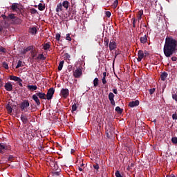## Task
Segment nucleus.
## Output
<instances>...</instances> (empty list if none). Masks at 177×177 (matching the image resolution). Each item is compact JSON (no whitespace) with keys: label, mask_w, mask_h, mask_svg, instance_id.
Here are the masks:
<instances>
[{"label":"nucleus","mask_w":177,"mask_h":177,"mask_svg":"<svg viewBox=\"0 0 177 177\" xmlns=\"http://www.w3.org/2000/svg\"><path fill=\"white\" fill-rule=\"evenodd\" d=\"M177 41L172 36H167L163 52L166 57H171L176 52Z\"/></svg>","instance_id":"nucleus-1"},{"label":"nucleus","mask_w":177,"mask_h":177,"mask_svg":"<svg viewBox=\"0 0 177 177\" xmlns=\"http://www.w3.org/2000/svg\"><path fill=\"white\" fill-rule=\"evenodd\" d=\"M9 17L14 24H21V19L15 16V14H9Z\"/></svg>","instance_id":"nucleus-2"},{"label":"nucleus","mask_w":177,"mask_h":177,"mask_svg":"<svg viewBox=\"0 0 177 177\" xmlns=\"http://www.w3.org/2000/svg\"><path fill=\"white\" fill-rule=\"evenodd\" d=\"M28 107H30V102H28L27 100H24L19 104V108L21 109V111H26V109Z\"/></svg>","instance_id":"nucleus-3"},{"label":"nucleus","mask_w":177,"mask_h":177,"mask_svg":"<svg viewBox=\"0 0 177 177\" xmlns=\"http://www.w3.org/2000/svg\"><path fill=\"white\" fill-rule=\"evenodd\" d=\"M53 95H55V88L51 87L48 90L47 94L46 95L47 100H51L53 97Z\"/></svg>","instance_id":"nucleus-4"},{"label":"nucleus","mask_w":177,"mask_h":177,"mask_svg":"<svg viewBox=\"0 0 177 177\" xmlns=\"http://www.w3.org/2000/svg\"><path fill=\"white\" fill-rule=\"evenodd\" d=\"M108 46L111 52L112 50H114L115 49H117V43L115 42V40L111 39L109 41V45Z\"/></svg>","instance_id":"nucleus-5"},{"label":"nucleus","mask_w":177,"mask_h":177,"mask_svg":"<svg viewBox=\"0 0 177 177\" xmlns=\"http://www.w3.org/2000/svg\"><path fill=\"white\" fill-rule=\"evenodd\" d=\"M10 9L12 10V12H17V13H19L20 8H19V3H13L10 6Z\"/></svg>","instance_id":"nucleus-6"},{"label":"nucleus","mask_w":177,"mask_h":177,"mask_svg":"<svg viewBox=\"0 0 177 177\" xmlns=\"http://www.w3.org/2000/svg\"><path fill=\"white\" fill-rule=\"evenodd\" d=\"M82 75V70L81 68H77L74 72H73V76L75 78H80Z\"/></svg>","instance_id":"nucleus-7"},{"label":"nucleus","mask_w":177,"mask_h":177,"mask_svg":"<svg viewBox=\"0 0 177 177\" xmlns=\"http://www.w3.org/2000/svg\"><path fill=\"white\" fill-rule=\"evenodd\" d=\"M115 97V95H114V93H109L108 97L111 102V104H112L113 106H115V101L114 100V97Z\"/></svg>","instance_id":"nucleus-8"},{"label":"nucleus","mask_w":177,"mask_h":177,"mask_svg":"<svg viewBox=\"0 0 177 177\" xmlns=\"http://www.w3.org/2000/svg\"><path fill=\"white\" fill-rule=\"evenodd\" d=\"M115 97V95H114V93H109L108 97L111 102V104H112L113 106H115V101L114 100V97Z\"/></svg>","instance_id":"nucleus-9"},{"label":"nucleus","mask_w":177,"mask_h":177,"mask_svg":"<svg viewBox=\"0 0 177 177\" xmlns=\"http://www.w3.org/2000/svg\"><path fill=\"white\" fill-rule=\"evenodd\" d=\"M61 95L66 99V97L70 95V91L68 90V88H62L61 90Z\"/></svg>","instance_id":"nucleus-10"},{"label":"nucleus","mask_w":177,"mask_h":177,"mask_svg":"<svg viewBox=\"0 0 177 177\" xmlns=\"http://www.w3.org/2000/svg\"><path fill=\"white\" fill-rule=\"evenodd\" d=\"M4 88H5L6 91L10 92L13 90V85L10 82H7L5 84Z\"/></svg>","instance_id":"nucleus-11"},{"label":"nucleus","mask_w":177,"mask_h":177,"mask_svg":"<svg viewBox=\"0 0 177 177\" xmlns=\"http://www.w3.org/2000/svg\"><path fill=\"white\" fill-rule=\"evenodd\" d=\"M35 95L39 99L46 100V94L44 93L37 92L35 93Z\"/></svg>","instance_id":"nucleus-12"},{"label":"nucleus","mask_w":177,"mask_h":177,"mask_svg":"<svg viewBox=\"0 0 177 177\" xmlns=\"http://www.w3.org/2000/svg\"><path fill=\"white\" fill-rule=\"evenodd\" d=\"M138 59L137 61L138 62H142V59H143V57H145V53H143V50H140L138 53Z\"/></svg>","instance_id":"nucleus-13"},{"label":"nucleus","mask_w":177,"mask_h":177,"mask_svg":"<svg viewBox=\"0 0 177 177\" xmlns=\"http://www.w3.org/2000/svg\"><path fill=\"white\" fill-rule=\"evenodd\" d=\"M32 99L35 102L37 106H41V101L39 100V98L37 96L36 94L32 96Z\"/></svg>","instance_id":"nucleus-14"},{"label":"nucleus","mask_w":177,"mask_h":177,"mask_svg":"<svg viewBox=\"0 0 177 177\" xmlns=\"http://www.w3.org/2000/svg\"><path fill=\"white\" fill-rule=\"evenodd\" d=\"M55 12H57V13H59V12H63V6L62 3H59L57 5Z\"/></svg>","instance_id":"nucleus-15"},{"label":"nucleus","mask_w":177,"mask_h":177,"mask_svg":"<svg viewBox=\"0 0 177 177\" xmlns=\"http://www.w3.org/2000/svg\"><path fill=\"white\" fill-rule=\"evenodd\" d=\"M139 104V100L132 101L129 103V107H136Z\"/></svg>","instance_id":"nucleus-16"},{"label":"nucleus","mask_w":177,"mask_h":177,"mask_svg":"<svg viewBox=\"0 0 177 177\" xmlns=\"http://www.w3.org/2000/svg\"><path fill=\"white\" fill-rule=\"evenodd\" d=\"M3 150H8V147L4 143H0V153H3Z\"/></svg>","instance_id":"nucleus-17"},{"label":"nucleus","mask_w":177,"mask_h":177,"mask_svg":"<svg viewBox=\"0 0 177 177\" xmlns=\"http://www.w3.org/2000/svg\"><path fill=\"white\" fill-rule=\"evenodd\" d=\"M21 121H22L23 124H28V119L24 114L21 115Z\"/></svg>","instance_id":"nucleus-18"},{"label":"nucleus","mask_w":177,"mask_h":177,"mask_svg":"<svg viewBox=\"0 0 177 177\" xmlns=\"http://www.w3.org/2000/svg\"><path fill=\"white\" fill-rule=\"evenodd\" d=\"M167 77H168V73L167 72H162L160 74V80H161V81H165V80H167Z\"/></svg>","instance_id":"nucleus-19"},{"label":"nucleus","mask_w":177,"mask_h":177,"mask_svg":"<svg viewBox=\"0 0 177 177\" xmlns=\"http://www.w3.org/2000/svg\"><path fill=\"white\" fill-rule=\"evenodd\" d=\"M62 6L63 8H66V10H67V9H68V7L70 6V2H68V1L66 0L64 1L62 3Z\"/></svg>","instance_id":"nucleus-20"},{"label":"nucleus","mask_w":177,"mask_h":177,"mask_svg":"<svg viewBox=\"0 0 177 177\" xmlns=\"http://www.w3.org/2000/svg\"><path fill=\"white\" fill-rule=\"evenodd\" d=\"M28 89H29V91H37V89H38V87L37 86V85H28Z\"/></svg>","instance_id":"nucleus-21"},{"label":"nucleus","mask_w":177,"mask_h":177,"mask_svg":"<svg viewBox=\"0 0 177 177\" xmlns=\"http://www.w3.org/2000/svg\"><path fill=\"white\" fill-rule=\"evenodd\" d=\"M43 49L44 50H48V49H50V43L47 42L43 45Z\"/></svg>","instance_id":"nucleus-22"},{"label":"nucleus","mask_w":177,"mask_h":177,"mask_svg":"<svg viewBox=\"0 0 177 177\" xmlns=\"http://www.w3.org/2000/svg\"><path fill=\"white\" fill-rule=\"evenodd\" d=\"M6 109L9 114H12L13 111V108L11 107L10 104H8L6 106Z\"/></svg>","instance_id":"nucleus-23"},{"label":"nucleus","mask_w":177,"mask_h":177,"mask_svg":"<svg viewBox=\"0 0 177 177\" xmlns=\"http://www.w3.org/2000/svg\"><path fill=\"white\" fill-rule=\"evenodd\" d=\"M140 41L141 44H146L147 42V35H145L144 37H141Z\"/></svg>","instance_id":"nucleus-24"},{"label":"nucleus","mask_w":177,"mask_h":177,"mask_svg":"<svg viewBox=\"0 0 177 177\" xmlns=\"http://www.w3.org/2000/svg\"><path fill=\"white\" fill-rule=\"evenodd\" d=\"M38 9H39V10H40L41 12L45 10V3H44V4L41 3H39V5H38Z\"/></svg>","instance_id":"nucleus-25"},{"label":"nucleus","mask_w":177,"mask_h":177,"mask_svg":"<svg viewBox=\"0 0 177 177\" xmlns=\"http://www.w3.org/2000/svg\"><path fill=\"white\" fill-rule=\"evenodd\" d=\"M29 32L32 35H35V34H37V28L36 27L30 28Z\"/></svg>","instance_id":"nucleus-26"},{"label":"nucleus","mask_w":177,"mask_h":177,"mask_svg":"<svg viewBox=\"0 0 177 177\" xmlns=\"http://www.w3.org/2000/svg\"><path fill=\"white\" fill-rule=\"evenodd\" d=\"M109 42H110V40L109 39V37H104V46H106V48H109Z\"/></svg>","instance_id":"nucleus-27"},{"label":"nucleus","mask_w":177,"mask_h":177,"mask_svg":"<svg viewBox=\"0 0 177 177\" xmlns=\"http://www.w3.org/2000/svg\"><path fill=\"white\" fill-rule=\"evenodd\" d=\"M21 78L17 77V76H10V80H11V81H17V82H19V80H21Z\"/></svg>","instance_id":"nucleus-28"},{"label":"nucleus","mask_w":177,"mask_h":177,"mask_svg":"<svg viewBox=\"0 0 177 177\" xmlns=\"http://www.w3.org/2000/svg\"><path fill=\"white\" fill-rule=\"evenodd\" d=\"M64 64V61H61L59 64L58 66V71H62V70L63 69V66Z\"/></svg>","instance_id":"nucleus-29"},{"label":"nucleus","mask_w":177,"mask_h":177,"mask_svg":"<svg viewBox=\"0 0 177 177\" xmlns=\"http://www.w3.org/2000/svg\"><path fill=\"white\" fill-rule=\"evenodd\" d=\"M37 59H39V60H46V57H45V55H44V54H39V55L37 57Z\"/></svg>","instance_id":"nucleus-30"},{"label":"nucleus","mask_w":177,"mask_h":177,"mask_svg":"<svg viewBox=\"0 0 177 177\" xmlns=\"http://www.w3.org/2000/svg\"><path fill=\"white\" fill-rule=\"evenodd\" d=\"M1 17L3 19V20H5L6 23L7 21H9V20H10V17H9V15L8 16H6L5 15H1Z\"/></svg>","instance_id":"nucleus-31"},{"label":"nucleus","mask_w":177,"mask_h":177,"mask_svg":"<svg viewBox=\"0 0 177 177\" xmlns=\"http://www.w3.org/2000/svg\"><path fill=\"white\" fill-rule=\"evenodd\" d=\"M111 6L113 9H116L117 6H118V0H115Z\"/></svg>","instance_id":"nucleus-32"},{"label":"nucleus","mask_w":177,"mask_h":177,"mask_svg":"<svg viewBox=\"0 0 177 177\" xmlns=\"http://www.w3.org/2000/svg\"><path fill=\"white\" fill-rule=\"evenodd\" d=\"M93 85H94L95 88H96V86H97V85H99V79H97V77H95L93 80Z\"/></svg>","instance_id":"nucleus-33"},{"label":"nucleus","mask_w":177,"mask_h":177,"mask_svg":"<svg viewBox=\"0 0 177 177\" xmlns=\"http://www.w3.org/2000/svg\"><path fill=\"white\" fill-rule=\"evenodd\" d=\"M115 111H117L118 114H122V109L120 106H116Z\"/></svg>","instance_id":"nucleus-34"},{"label":"nucleus","mask_w":177,"mask_h":177,"mask_svg":"<svg viewBox=\"0 0 177 177\" xmlns=\"http://www.w3.org/2000/svg\"><path fill=\"white\" fill-rule=\"evenodd\" d=\"M31 49H32V46H28L24 50V54L27 53V52H30V50H31Z\"/></svg>","instance_id":"nucleus-35"},{"label":"nucleus","mask_w":177,"mask_h":177,"mask_svg":"<svg viewBox=\"0 0 177 177\" xmlns=\"http://www.w3.org/2000/svg\"><path fill=\"white\" fill-rule=\"evenodd\" d=\"M172 99H174V100H176V102H177V93H175V92L172 93Z\"/></svg>","instance_id":"nucleus-36"},{"label":"nucleus","mask_w":177,"mask_h":177,"mask_svg":"<svg viewBox=\"0 0 177 177\" xmlns=\"http://www.w3.org/2000/svg\"><path fill=\"white\" fill-rule=\"evenodd\" d=\"M30 13H31V15H37V11L35 8H31L30 9Z\"/></svg>","instance_id":"nucleus-37"},{"label":"nucleus","mask_w":177,"mask_h":177,"mask_svg":"<svg viewBox=\"0 0 177 177\" xmlns=\"http://www.w3.org/2000/svg\"><path fill=\"white\" fill-rule=\"evenodd\" d=\"M171 142L174 145H177V137H173L171 138Z\"/></svg>","instance_id":"nucleus-38"},{"label":"nucleus","mask_w":177,"mask_h":177,"mask_svg":"<svg viewBox=\"0 0 177 177\" xmlns=\"http://www.w3.org/2000/svg\"><path fill=\"white\" fill-rule=\"evenodd\" d=\"M21 64H23V62H21V60H19L17 62L16 68H19V67H21Z\"/></svg>","instance_id":"nucleus-39"},{"label":"nucleus","mask_w":177,"mask_h":177,"mask_svg":"<svg viewBox=\"0 0 177 177\" xmlns=\"http://www.w3.org/2000/svg\"><path fill=\"white\" fill-rule=\"evenodd\" d=\"M77 104H74L72 106V112L77 111Z\"/></svg>","instance_id":"nucleus-40"},{"label":"nucleus","mask_w":177,"mask_h":177,"mask_svg":"<svg viewBox=\"0 0 177 177\" xmlns=\"http://www.w3.org/2000/svg\"><path fill=\"white\" fill-rule=\"evenodd\" d=\"M3 67L6 68V70H8L9 68V65L6 62H3Z\"/></svg>","instance_id":"nucleus-41"},{"label":"nucleus","mask_w":177,"mask_h":177,"mask_svg":"<svg viewBox=\"0 0 177 177\" xmlns=\"http://www.w3.org/2000/svg\"><path fill=\"white\" fill-rule=\"evenodd\" d=\"M115 175L116 177H122V176L120 173V171H116L115 173Z\"/></svg>","instance_id":"nucleus-42"},{"label":"nucleus","mask_w":177,"mask_h":177,"mask_svg":"<svg viewBox=\"0 0 177 177\" xmlns=\"http://www.w3.org/2000/svg\"><path fill=\"white\" fill-rule=\"evenodd\" d=\"M154 92H156V88H153L149 89L150 95H153V93H154Z\"/></svg>","instance_id":"nucleus-43"},{"label":"nucleus","mask_w":177,"mask_h":177,"mask_svg":"<svg viewBox=\"0 0 177 177\" xmlns=\"http://www.w3.org/2000/svg\"><path fill=\"white\" fill-rule=\"evenodd\" d=\"M94 169H96V171H99V164H95L93 165Z\"/></svg>","instance_id":"nucleus-44"},{"label":"nucleus","mask_w":177,"mask_h":177,"mask_svg":"<svg viewBox=\"0 0 177 177\" xmlns=\"http://www.w3.org/2000/svg\"><path fill=\"white\" fill-rule=\"evenodd\" d=\"M55 39L57 41H60V34L57 33L55 35Z\"/></svg>","instance_id":"nucleus-45"},{"label":"nucleus","mask_w":177,"mask_h":177,"mask_svg":"<svg viewBox=\"0 0 177 177\" xmlns=\"http://www.w3.org/2000/svg\"><path fill=\"white\" fill-rule=\"evenodd\" d=\"M0 52H2V53H6V49L3 47H1Z\"/></svg>","instance_id":"nucleus-46"},{"label":"nucleus","mask_w":177,"mask_h":177,"mask_svg":"<svg viewBox=\"0 0 177 177\" xmlns=\"http://www.w3.org/2000/svg\"><path fill=\"white\" fill-rule=\"evenodd\" d=\"M132 21H133V27L135 28L136 26L135 24H136V19L135 18H132Z\"/></svg>","instance_id":"nucleus-47"},{"label":"nucleus","mask_w":177,"mask_h":177,"mask_svg":"<svg viewBox=\"0 0 177 177\" xmlns=\"http://www.w3.org/2000/svg\"><path fill=\"white\" fill-rule=\"evenodd\" d=\"M66 41H71V37H70V34H66Z\"/></svg>","instance_id":"nucleus-48"},{"label":"nucleus","mask_w":177,"mask_h":177,"mask_svg":"<svg viewBox=\"0 0 177 177\" xmlns=\"http://www.w3.org/2000/svg\"><path fill=\"white\" fill-rule=\"evenodd\" d=\"M105 15H106V17H110V16H111V12L110 11H106L105 12Z\"/></svg>","instance_id":"nucleus-49"},{"label":"nucleus","mask_w":177,"mask_h":177,"mask_svg":"<svg viewBox=\"0 0 177 177\" xmlns=\"http://www.w3.org/2000/svg\"><path fill=\"white\" fill-rule=\"evenodd\" d=\"M21 82H23V80L19 79L18 81V84H19V86H23V83H21Z\"/></svg>","instance_id":"nucleus-50"},{"label":"nucleus","mask_w":177,"mask_h":177,"mask_svg":"<svg viewBox=\"0 0 177 177\" xmlns=\"http://www.w3.org/2000/svg\"><path fill=\"white\" fill-rule=\"evenodd\" d=\"M172 118H173V120H177V114L176 113H174L172 115Z\"/></svg>","instance_id":"nucleus-51"},{"label":"nucleus","mask_w":177,"mask_h":177,"mask_svg":"<svg viewBox=\"0 0 177 177\" xmlns=\"http://www.w3.org/2000/svg\"><path fill=\"white\" fill-rule=\"evenodd\" d=\"M143 15V10H140L138 11V16H142Z\"/></svg>","instance_id":"nucleus-52"},{"label":"nucleus","mask_w":177,"mask_h":177,"mask_svg":"<svg viewBox=\"0 0 177 177\" xmlns=\"http://www.w3.org/2000/svg\"><path fill=\"white\" fill-rule=\"evenodd\" d=\"M102 84H107V81L106 80V78L102 77Z\"/></svg>","instance_id":"nucleus-53"},{"label":"nucleus","mask_w":177,"mask_h":177,"mask_svg":"<svg viewBox=\"0 0 177 177\" xmlns=\"http://www.w3.org/2000/svg\"><path fill=\"white\" fill-rule=\"evenodd\" d=\"M113 93H115V95H117V93H118V91L117 90V88H114L113 90Z\"/></svg>","instance_id":"nucleus-54"},{"label":"nucleus","mask_w":177,"mask_h":177,"mask_svg":"<svg viewBox=\"0 0 177 177\" xmlns=\"http://www.w3.org/2000/svg\"><path fill=\"white\" fill-rule=\"evenodd\" d=\"M3 86V82H2V80L0 79V88H2Z\"/></svg>","instance_id":"nucleus-55"},{"label":"nucleus","mask_w":177,"mask_h":177,"mask_svg":"<svg viewBox=\"0 0 177 177\" xmlns=\"http://www.w3.org/2000/svg\"><path fill=\"white\" fill-rule=\"evenodd\" d=\"M12 159H13V156L10 155V156L8 157V161H12Z\"/></svg>","instance_id":"nucleus-56"},{"label":"nucleus","mask_w":177,"mask_h":177,"mask_svg":"<svg viewBox=\"0 0 177 177\" xmlns=\"http://www.w3.org/2000/svg\"><path fill=\"white\" fill-rule=\"evenodd\" d=\"M171 60H172V62H176L177 57H172Z\"/></svg>","instance_id":"nucleus-57"},{"label":"nucleus","mask_w":177,"mask_h":177,"mask_svg":"<svg viewBox=\"0 0 177 177\" xmlns=\"http://www.w3.org/2000/svg\"><path fill=\"white\" fill-rule=\"evenodd\" d=\"M64 56L66 59H70V55H68V53L65 54Z\"/></svg>","instance_id":"nucleus-58"},{"label":"nucleus","mask_w":177,"mask_h":177,"mask_svg":"<svg viewBox=\"0 0 177 177\" xmlns=\"http://www.w3.org/2000/svg\"><path fill=\"white\" fill-rule=\"evenodd\" d=\"M102 75H103V78H106V75H107V73L104 72V73H102Z\"/></svg>","instance_id":"nucleus-59"},{"label":"nucleus","mask_w":177,"mask_h":177,"mask_svg":"<svg viewBox=\"0 0 177 177\" xmlns=\"http://www.w3.org/2000/svg\"><path fill=\"white\" fill-rule=\"evenodd\" d=\"M2 30H3V26L0 25V34L2 32Z\"/></svg>","instance_id":"nucleus-60"},{"label":"nucleus","mask_w":177,"mask_h":177,"mask_svg":"<svg viewBox=\"0 0 177 177\" xmlns=\"http://www.w3.org/2000/svg\"><path fill=\"white\" fill-rule=\"evenodd\" d=\"M138 20H142V16H140V15H138Z\"/></svg>","instance_id":"nucleus-61"},{"label":"nucleus","mask_w":177,"mask_h":177,"mask_svg":"<svg viewBox=\"0 0 177 177\" xmlns=\"http://www.w3.org/2000/svg\"><path fill=\"white\" fill-rule=\"evenodd\" d=\"M79 171H82L84 169L82 167L78 168Z\"/></svg>","instance_id":"nucleus-62"},{"label":"nucleus","mask_w":177,"mask_h":177,"mask_svg":"<svg viewBox=\"0 0 177 177\" xmlns=\"http://www.w3.org/2000/svg\"><path fill=\"white\" fill-rule=\"evenodd\" d=\"M75 151L72 149L71 151V154H73Z\"/></svg>","instance_id":"nucleus-63"},{"label":"nucleus","mask_w":177,"mask_h":177,"mask_svg":"<svg viewBox=\"0 0 177 177\" xmlns=\"http://www.w3.org/2000/svg\"><path fill=\"white\" fill-rule=\"evenodd\" d=\"M55 174L57 175V176H59V171H56V172L55 173Z\"/></svg>","instance_id":"nucleus-64"}]
</instances>
